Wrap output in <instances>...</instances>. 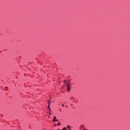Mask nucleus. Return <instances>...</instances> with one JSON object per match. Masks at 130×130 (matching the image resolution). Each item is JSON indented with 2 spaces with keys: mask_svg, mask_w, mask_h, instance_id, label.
<instances>
[{
  "mask_svg": "<svg viewBox=\"0 0 130 130\" xmlns=\"http://www.w3.org/2000/svg\"><path fill=\"white\" fill-rule=\"evenodd\" d=\"M72 84L70 82H66L64 83V86L67 87L68 92H70V90H71V87L72 86Z\"/></svg>",
  "mask_w": 130,
  "mask_h": 130,
  "instance_id": "f257e3e1",
  "label": "nucleus"
},
{
  "mask_svg": "<svg viewBox=\"0 0 130 130\" xmlns=\"http://www.w3.org/2000/svg\"><path fill=\"white\" fill-rule=\"evenodd\" d=\"M53 121L57 122L58 120L57 119H56V117L55 116H54Z\"/></svg>",
  "mask_w": 130,
  "mask_h": 130,
  "instance_id": "f03ea898",
  "label": "nucleus"
},
{
  "mask_svg": "<svg viewBox=\"0 0 130 130\" xmlns=\"http://www.w3.org/2000/svg\"><path fill=\"white\" fill-rule=\"evenodd\" d=\"M84 127V125H81L80 127H79L80 129H82Z\"/></svg>",
  "mask_w": 130,
  "mask_h": 130,
  "instance_id": "7ed1b4c3",
  "label": "nucleus"
},
{
  "mask_svg": "<svg viewBox=\"0 0 130 130\" xmlns=\"http://www.w3.org/2000/svg\"><path fill=\"white\" fill-rule=\"evenodd\" d=\"M50 102H51V100H50V101L48 103L49 105H50Z\"/></svg>",
  "mask_w": 130,
  "mask_h": 130,
  "instance_id": "20e7f679",
  "label": "nucleus"
},
{
  "mask_svg": "<svg viewBox=\"0 0 130 130\" xmlns=\"http://www.w3.org/2000/svg\"><path fill=\"white\" fill-rule=\"evenodd\" d=\"M67 127H68V128H71V126L68 125V126H67Z\"/></svg>",
  "mask_w": 130,
  "mask_h": 130,
  "instance_id": "39448f33",
  "label": "nucleus"
},
{
  "mask_svg": "<svg viewBox=\"0 0 130 130\" xmlns=\"http://www.w3.org/2000/svg\"><path fill=\"white\" fill-rule=\"evenodd\" d=\"M57 125H60V122L58 123Z\"/></svg>",
  "mask_w": 130,
  "mask_h": 130,
  "instance_id": "423d86ee",
  "label": "nucleus"
},
{
  "mask_svg": "<svg viewBox=\"0 0 130 130\" xmlns=\"http://www.w3.org/2000/svg\"><path fill=\"white\" fill-rule=\"evenodd\" d=\"M63 130H67V129L66 128V127L63 128Z\"/></svg>",
  "mask_w": 130,
  "mask_h": 130,
  "instance_id": "0eeeda50",
  "label": "nucleus"
},
{
  "mask_svg": "<svg viewBox=\"0 0 130 130\" xmlns=\"http://www.w3.org/2000/svg\"><path fill=\"white\" fill-rule=\"evenodd\" d=\"M48 109H49V105H48Z\"/></svg>",
  "mask_w": 130,
  "mask_h": 130,
  "instance_id": "6e6552de",
  "label": "nucleus"
},
{
  "mask_svg": "<svg viewBox=\"0 0 130 130\" xmlns=\"http://www.w3.org/2000/svg\"><path fill=\"white\" fill-rule=\"evenodd\" d=\"M62 107H63L64 106V105H63V104H62Z\"/></svg>",
  "mask_w": 130,
  "mask_h": 130,
  "instance_id": "1a4fd4ad",
  "label": "nucleus"
},
{
  "mask_svg": "<svg viewBox=\"0 0 130 130\" xmlns=\"http://www.w3.org/2000/svg\"><path fill=\"white\" fill-rule=\"evenodd\" d=\"M49 114H51V113L50 112H49Z\"/></svg>",
  "mask_w": 130,
  "mask_h": 130,
  "instance_id": "9d476101",
  "label": "nucleus"
},
{
  "mask_svg": "<svg viewBox=\"0 0 130 130\" xmlns=\"http://www.w3.org/2000/svg\"><path fill=\"white\" fill-rule=\"evenodd\" d=\"M83 130H86L85 128H84V129H83Z\"/></svg>",
  "mask_w": 130,
  "mask_h": 130,
  "instance_id": "9b49d317",
  "label": "nucleus"
}]
</instances>
